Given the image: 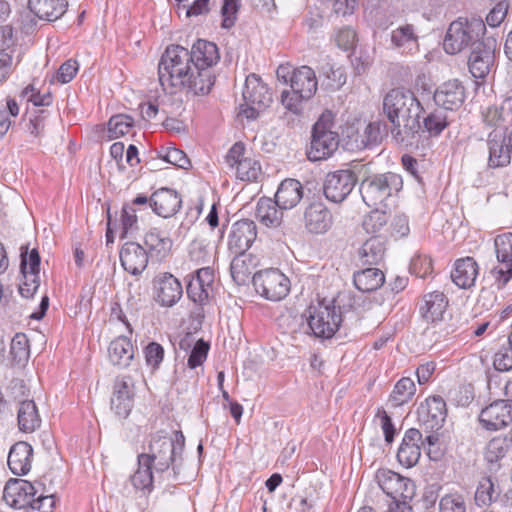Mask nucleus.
<instances>
[{
    "label": "nucleus",
    "instance_id": "nucleus-1",
    "mask_svg": "<svg viewBox=\"0 0 512 512\" xmlns=\"http://www.w3.org/2000/svg\"><path fill=\"white\" fill-rule=\"evenodd\" d=\"M278 80L289 84L290 90H283L281 93V103L297 120V125L301 122L303 112V102L311 99L317 91V78L315 71L309 66H300L292 68L290 66L280 65L276 70Z\"/></svg>",
    "mask_w": 512,
    "mask_h": 512
},
{
    "label": "nucleus",
    "instance_id": "nucleus-2",
    "mask_svg": "<svg viewBox=\"0 0 512 512\" xmlns=\"http://www.w3.org/2000/svg\"><path fill=\"white\" fill-rule=\"evenodd\" d=\"M184 447L185 437L181 431L175 432V438L160 431L151 435L148 451L140 453L139 456L142 463L153 466L156 473H164L171 468L169 477L177 481L181 471Z\"/></svg>",
    "mask_w": 512,
    "mask_h": 512
},
{
    "label": "nucleus",
    "instance_id": "nucleus-3",
    "mask_svg": "<svg viewBox=\"0 0 512 512\" xmlns=\"http://www.w3.org/2000/svg\"><path fill=\"white\" fill-rule=\"evenodd\" d=\"M383 110L393 128H421L420 113L423 108L408 89H391L383 99Z\"/></svg>",
    "mask_w": 512,
    "mask_h": 512
},
{
    "label": "nucleus",
    "instance_id": "nucleus-4",
    "mask_svg": "<svg viewBox=\"0 0 512 512\" xmlns=\"http://www.w3.org/2000/svg\"><path fill=\"white\" fill-rule=\"evenodd\" d=\"M486 25L480 17H459L451 22L443 41L447 54H457L470 47L475 48L485 40Z\"/></svg>",
    "mask_w": 512,
    "mask_h": 512
},
{
    "label": "nucleus",
    "instance_id": "nucleus-5",
    "mask_svg": "<svg viewBox=\"0 0 512 512\" xmlns=\"http://www.w3.org/2000/svg\"><path fill=\"white\" fill-rule=\"evenodd\" d=\"M243 99L245 104L240 106L237 114V120L241 123L244 118L247 120L259 118L273 101L270 88L260 76L254 73L247 76L245 80Z\"/></svg>",
    "mask_w": 512,
    "mask_h": 512
},
{
    "label": "nucleus",
    "instance_id": "nucleus-6",
    "mask_svg": "<svg viewBox=\"0 0 512 512\" xmlns=\"http://www.w3.org/2000/svg\"><path fill=\"white\" fill-rule=\"evenodd\" d=\"M403 181L400 175L393 172L374 174L364 178L359 186L363 202L369 206L382 204L394 193L402 189Z\"/></svg>",
    "mask_w": 512,
    "mask_h": 512
},
{
    "label": "nucleus",
    "instance_id": "nucleus-7",
    "mask_svg": "<svg viewBox=\"0 0 512 512\" xmlns=\"http://www.w3.org/2000/svg\"><path fill=\"white\" fill-rule=\"evenodd\" d=\"M307 321L313 335L329 339L334 336L342 323L341 308L334 305V301L327 303L319 301L307 309Z\"/></svg>",
    "mask_w": 512,
    "mask_h": 512
},
{
    "label": "nucleus",
    "instance_id": "nucleus-8",
    "mask_svg": "<svg viewBox=\"0 0 512 512\" xmlns=\"http://www.w3.org/2000/svg\"><path fill=\"white\" fill-rule=\"evenodd\" d=\"M376 481L382 491L393 499L397 510L400 508H403V512L411 510L408 501L415 493L413 481L389 469H379L376 473Z\"/></svg>",
    "mask_w": 512,
    "mask_h": 512
},
{
    "label": "nucleus",
    "instance_id": "nucleus-9",
    "mask_svg": "<svg viewBox=\"0 0 512 512\" xmlns=\"http://www.w3.org/2000/svg\"><path fill=\"white\" fill-rule=\"evenodd\" d=\"M159 82L169 94L185 91L193 95H207L212 90V82L208 83L204 77L199 76L194 64H188L186 68L170 73Z\"/></svg>",
    "mask_w": 512,
    "mask_h": 512
},
{
    "label": "nucleus",
    "instance_id": "nucleus-10",
    "mask_svg": "<svg viewBox=\"0 0 512 512\" xmlns=\"http://www.w3.org/2000/svg\"><path fill=\"white\" fill-rule=\"evenodd\" d=\"M252 282L256 292L270 301H280L290 291L289 278L276 268L254 273Z\"/></svg>",
    "mask_w": 512,
    "mask_h": 512
},
{
    "label": "nucleus",
    "instance_id": "nucleus-11",
    "mask_svg": "<svg viewBox=\"0 0 512 512\" xmlns=\"http://www.w3.org/2000/svg\"><path fill=\"white\" fill-rule=\"evenodd\" d=\"M188 53L193 58L192 64L196 68V73L204 77L208 83L212 82L213 87L216 81L214 66L220 60L218 46L214 42L198 39L192 45L191 50H188Z\"/></svg>",
    "mask_w": 512,
    "mask_h": 512
},
{
    "label": "nucleus",
    "instance_id": "nucleus-12",
    "mask_svg": "<svg viewBox=\"0 0 512 512\" xmlns=\"http://www.w3.org/2000/svg\"><path fill=\"white\" fill-rule=\"evenodd\" d=\"M494 247L498 265L491 270V274L498 288H502L512 278V232L496 236Z\"/></svg>",
    "mask_w": 512,
    "mask_h": 512
},
{
    "label": "nucleus",
    "instance_id": "nucleus-13",
    "mask_svg": "<svg viewBox=\"0 0 512 512\" xmlns=\"http://www.w3.org/2000/svg\"><path fill=\"white\" fill-rule=\"evenodd\" d=\"M357 176L351 170H337L326 175L323 193L333 203L343 202L352 192L357 183Z\"/></svg>",
    "mask_w": 512,
    "mask_h": 512
},
{
    "label": "nucleus",
    "instance_id": "nucleus-14",
    "mask_svg": "<svg viewBox=\"0 0 512 512\" xmlns=\"http://www.w3.org/2000/svg\"><path fill=\"white\" fill-rule=\"evenodd\" d=\"M42 483H31L24 479H10L3 491V499L7 505L15 509H29L33 497L40 492Z\"/></svg>",
    "mask_w": 512,
    "mask_h": 512
},
{
    "label": "nucleus",
    "instance_id": "nucleus-15",
    "mask_svg": "<svg viewBox=\"0 0 512 512\" xmlns=\"http://www.w3.org/2000/svg\"><path fill=\"white\" fill-rule=\"evenodd\" d=\"M496 39L487 37L472 49L468 59L469 71L473 77L484 79L494 64Z\"/></svg>",
    "mask_w": 512,
    "mask_h": 512
},
{
    "label": "nucleus",
    "instance_id": "nucleus-16",
    "mask_svg": "<svg viewBox=\"0 0 512 512\" xmlns=\"http://www.w3.org/2000/svg\"><path fill=\"white\" fill-rule=\"evenodd\" d=\"M418 421L426 430L438 431L447 417L446 402L441 396L428 397L417 409Z\"/></svg>",
    "mask_w": 512,
    "mask_h": 512
},
{
    "label": "nucleus",
    "instance_id": "nucleus-17",
    "mask_svg": "<svg viewBox=\"0 0 512 512\" xmlns=\"http://www.w3.org/2000/svg\"><path fill=\"white\" fill-rule=\"evenodd\" d=\"M153 285L155 301L162 307L174 306L183 295L181 282L171 273H159Z\"/></svg>",
    "mask_w": 512,
    "mask_h": 512
},
{
    "label": "nucleus",
    "instance_id": "nucleus-18",
    "mask_svg": "<svg viewBox=\"0 0 512 512\" xmlns=\"http://www.w3.org/2000/svg\"><path fill=\"white\" fill-rule=\"evenodd\" d=\"M479 422L483 428L496 431L512 422V402L497 400L481 410Z\"/></svg>",
    "mask_w": 512,
    "mask_h": 512
},
{
    "label": "nucleus",
    "instance_id": "nucleus-19",
    "mask_svg": "<svg viewBox=\"0 0 512 512\" xmlns=\"http://www.w3.org/2000/svg\"><path fill=\"white\" fill-rule=\"evenodd\" d=\"M192 62L193 58H191L187 48L178 44L168 45L158 63L159 81L166 78L170 73H175L182 68H186L187 65L192 64Z\"/></svg>",
    "mask_w": 512,
    "mask_h": 512
},
{
    "label": "nucleus",
    "instance_id": "nucleus-20",
    "mask_svg": "<svg viewBox=\"0 0 512 512\" xmlns=\"http://www.w3.org/2000/svg\"><path fill=\"white\" fill-rule=\"evenodd\" d=\"M340 144L339 134L334 130H312L310 148L307 157L311 161H320L330 157Z\"/></svg>",
    "mask_w": 512,
    "mask_h": 512
},
{
    "label": "nucleus",
    "instance_id": "nucleus-21",
    "mask_svg": "<svg viewBox=\"0 0 512 512\" xmlns=\"http://www.w3.org/2000/svg\"><path fill=\"white\" fill-rule=\"evenodd\" d=\"M134 385L131 377H117L113 386L111 409L122 419H126L134 406Z\"/></svg>",
    "mask_w": 512,
    "mask_h": 512
},
{
    "label": "nucleus",
    "instance_id": "nucleus-22",
    "mask_svg": "<svg viewBox=\"0 0 512 512\" xmlns=\"http://www.w3.org/2000/svg\"><path fill=\"white\" fill-rule=\"evenodd\" d=\"M257 238V226L250 219L236 221L228 237V249L231 253L246 252Z\"/></svg>",
    "mask_w": 512,
    "mask_h": 512
},
{
    "label": "nucleus",
    "instance_id": "nucleus-23",
    "mask_svg": "<svg viewBox=\"0 0 512 512\" xmlns=\"http://www.w3.org/2000/svg\"><path fill=\"white\" fill-rule=\"evenodd\" d=\"M489 148L488 166L490 168L504 167L510 163L512 150L509 135L506 130H492L487 140Z\"/></svg>",
    "mask_w": 512,
    "mask_h": 512
},
{
    "label": "nucleus",
    "instance_id": "nucleus-24",
    "mask_svg": "<svg viewBox=\"0 0 512 512\" xmlns=\"http://www.w3.org/2000/svg\"><path fill=\"white\" fill-rule=\"evenodd\" d=\"M441 132L442 130H395L393 140L396 145L409 152L423 151L431 145V137H437Z\"/></svg>",
    "mask_w": 512,
    "mask_h": 512
},
{
    "label": "nucleus",
    "instance_id": "nucleus-25",
    "mask_svg": "<svg viewBox=\"0 0 512 512\" xmlns=\"http://www.w3.org/2000/svg\"><path fill=\"white\" fill-rule=\"evenodd\" d=\"M182 206L180 194L171 188L161 187L150 196V207L153 212L163 218L174 216Z\"/></svg>",
    "mask_w": 512,
    "mask_h": 512
},
{
    "label": "nucleus",
    "instance_id": "nucleus-26",
    "mask_svg": "<svg viewBox=\"0 0 512 512\" xmlns=\"http://www.w3.org/2000/svg\"><path fill=\"white\" fill-rule=\"evenodd\" d=\"M422 434L416 428L406 430L397 451V460L405 468L414 467L421 457Z\"/></svg>",
    "mask_w": 512,
    "mask_h": 512
},
{
    "label": "nucleus",
    "instance_id": "nucleus-27",
    "mask_svg": "<svg viewBox=\"0 0 512 512\" xmlns=\"http://www.w3.org/2000/svg\"><path fill=\"white\" fill-rule=\"evenodd\" d=\"M333 225L331 211L322 202L310 203L304 211V226L309 233L324 234Z\"/></svg>",
    "mask_w": 512,
    "mask_h": 512
},
{
    "label": "nucleus",
    "instance_id": "nucleus-28",
    "mask_svg": "<svg viewBox=\"0 0 512 512\" xmlns=\"http://www.w3.org/2000/svg\"><path fill=\"white\" fill-rule=\"evenodd\" d=\"M436 105L445 110L459 109L465 100V87L457 80H449L442 83L433 95Z\"/></svg>",
    "mask_w": 512,
    "mask_h": 512
},
{
    "label": "nucleus",
    "instance_id": "nucleus-29",
    "mask_svg": "<svg viewBox=\"0 0 512 512\" xmlns=\"http://www.w3.org/2000/svg\"><path fill=\"white\" fill-rule=\"evenodd\" d=\"M383 130H342V146L348 151H361L378 146Z\"/></svg>",
    "mask_w": 512,
    "mask_h": 512
},
{
    "label": "nucleus",
    "instance_id": "nucleus-30",
    "mask_svg": "<svg viewBox=\"0 0 512 512\" xmlns=\"http://www.w3.org/2000/svg\"><path fill=\"white\" fill-rule=\"evenodd\" d=\"M119 257L123 269L135 276L140 275L148 265V252L137 242L124 243Z\"/></svg>",
    "mask_w": 512,
    "mask_h": 512
},
{
    "label": "nucleus",
    "instance_id": "nucleus-31",
    "mask_svg": "<svg viewBox=\"0 0 512 512\" xmlns=\"http://www.w3.org/2000/svg\"><path fill=\"white\" fill-rule=\"evenodd\" d=\"M303 186L300 181L292 178L283 180L275 193V203L280 209L288 210L296 207L303 198Z\"/></svg>",
    "mask_w": 512,
    "mask_h": 512
},
{
    "label": "nucleus",
    "instance_id": "nucleus-32",
    "mask_svg": "<svg viewBox=\"0 0 512 512\" xmlns=\"http://www.w3.org/2000/svg\"><path fill=\"white\" fill-rule=\"evenodd\" d=\"M33 448L24 441L15 443L8 454L7 463L14 475H25L31 469Z\"/></svg>",
    "mask_w": 512,
    "mask_h": 512
},
{
    "label": "nucleus",
    "instance_id": "nucleus-33",
    "mask_svg": "<svg viewBox=\"0 0 512 512\" xmlns=\"http://www.w3.org/2000/svg\"><path fill=\"white\" fill-rule=\"evenodd\" d=\"M28 8L39 19L49 22L60 19L67 11V0H28Z\"/></svg>",
    "mask_w": 512,
    "mask_h": 512
},
{
    "label": "nucleus",
    "instance_id": "nucleus-34",
    "mask_svg": "<svg viewBox=\"0 0 512 512\" xmlns=\"http://www.w3.org/2000/svg\"><path fill=\"white\" fill-rule=\"evenodd\" d=\"M477 275V262L472 257H465L455 261L451 279L459 288L467 289L474 285Z\"/></svg>",
    "mask_w": 512,
    "mask_h": 512
},
{
    "label": "nucleus",
    "instance_id": "nucleus-35",
    "mask_svg": "<svg viewBox=\"0 0 512 512\" xmlns=\"http://www.w3.org/2000/svg\"><path fill=\"white\" fill-rule=\"evenodd\" d=\"M108 357L112 365L127 368L134 358V346L126 336H119L111 341L108 347Z\"/></svg>",
    "mask_w": 512,
    "mask_h": 512
},
{
    "label": "nucleus",
    "instance_id": "nucleus-36",
    "mask_svg": "<svg viewBox=\"0 0 512 512\" xmlns=\"http://www.w3.org/2000/svg\"><path fill=\"white\" fill-rule=\"evenodd\" d=\"M391 44L401 54H413L418 51V36L412 24H405L392 30Z\"/></svg>",
    "mask_w": 512,
    "mask_h": 512
},
{
    "label": "nucleus",
    "instance_id": "nucleus-37",
    "mask_svg": "<svg viewBox=\"0 0 512 512\" xmlns=\"http://www.w3.org/2000/svg\"><path fill=\"white\" fill-rule=\"evenodd\" d=\"M235 256L230 264V272L233 280L239 284H245L253 274L257 266V259L251 253H233Z\"/></svg>",
    "mask_w": 512,
    "mask_h": 512
},
{
    "label": "nucleus",
    "instance_id": "nucleus-38",
    "mask_svg": "<svg viewBox=\"0 0 512 512\" xmlns=\"http://www.w3.org/2000/svg\"><path fill=\"white\" fill-rule=\"evenodd\" d=\"M448 301L442 292H432L423 297L420 313L427 322H437L443 318Z\"/></svg>",
    "mask_w": 512,
    "mask_h": 512
},
{
    "label": "nucleus",
    "instance_id": "nucleus-39",
    "mask_svg": "<svg viewBox=\"0 0 512 512\" xmlns=\"http://www.w3.org/2000/svg\"><path fill=\"white\" fill-rule=\"evenodd\" d=\"M283 209L275 203V199L261 197L256 205V218L266 227L277 228L283 220Z\"/></svg>",
    "mask_w": 512,
    "mask_h": 512
},
{
    "label": "nucleus",
    "instance_id": "nucleus-40",
    "mask_svg": "<svg viewBox=\"0 0 512 512\" xmlns=\"http://www.w3.org/2000/svg\"><path fill=\"white\" fill-rule=\"evenodd\" d=\"M386 252V239L375 235L367 239L358 251L359 259L363 265L379 264Z\"/></svg>",
    "mask_w": 512,
    "mask_h": 512
},
{
    "label": "nucleus",
    "instance_id": "nucleus-41",
    "mask_svg": "<svg viewBox=\"0 0 512 512\" xmlns=\"http://www.w3.org/2000/svg\"><path fill=\"white\" fill-rule=\"evenodd\" d=\"M17 421L22 432L31 433L40 427L41 417L34 400H19Z\"/></svg>",
    "mask_w": 512,
    "mask_h": 512
},
{
    "label": "nucleus",
    "instance_id": "nucleus-42",
    "mask_svg": "<svg viewBox=\"0 0 512 512\" xmlns=\"http://www.w3.org/2000/svg\"><path fill=\"white\" fill-rule=\"evenodd\" d=\"M483 117L492 128H512V98L505 99L499 107H489Z\"/></svg>",
    "mask_w": 512,
    "mask_h": 512
},
{
    "label": "nucleus",
    "instance_id": "nucleus-43",
    "mask_svg": "<svg viewBox=\"0 0 512 512\" xmlns=\"http://www.w3.org/2000/svg\"><path fill=\"white\" fill-rule=\"evenodd\" d=\"M148 255L158 259L165 258L171 250L172 240L157 228H151L144 236Z\"/></svg>",
    "mask_w": 512,
    "mask_h": 512
},
{
    "label": "nucleus",
    "instance_id": "nucleus-44",
    "mask_svg": "<svg viewBox=\"0 0 512 512\" xmlns=\"http://www.w3.org/2000/svg\"><path fill=\"white\" fill-rule=\"evenodd\" d=\"M355 287L361 292L376 291L385 283V275L378 268H366L354 273Z\"/></svg>",
    "mask_w": 512,
    "mask_h": 512
},
{
    "label": "nucleus",
    "instance_id": "nucleus-45",
    "mask_svg": "<svg viewBox=\"0 0 512 512\" xmlns=\"http://www.w3.org/2000/svg\"><path fill=\"white\" fill-rule=\"evenodd\" d=\"M319 73L320 76L324 77L323 85L331 91L339 90L347 80L345 69L330 62L323 64Z\"/></svg>",
    "mask_w": 512,
    "mask_h": 512
},
{
    "label": "nucleus",
    "instance_id": "nucleus-46",
    "mask_svg": "<svg viewBox=\"0 0 512 512\" xmlns=\"http://www.w3.org/2000/svg\"><path fill=\"white\" fill-rule=\"evenodd\" d=\"M416 393L414 381L409 377L398 380L389 396V402L394 407L402 406L412 400Z\"/></svg>",
    "mask_w": 512,
    "mask_h": 512
},
{
    "label": "nucleus",
    "instance_id": "nucleus-47",
    "mask_svg": "<svg viewBox=\"0 0 512 512\" xmlns=\"http://www.w3.org/2000/svg\"><path fill=\"white\" fill-rule=\"evenodd\" d=\"M139 111L142 121L145 125L158 126L162 125L163 128H168L169 118L165 111H160L156 103L151 101L141 103L139 105Z\"/></svg>",
    "mask_w": 512,
    "mask_h": 512
},
{
    "label": "nucleus",
    "instance_id": "nucleus-48",
    "mask_svg": "<svg viewBox=\"0 0 512 512\" xmlns=\"http://www.w3.org/2000/svg\"><path fill=\"white\" fill-rule=\"evenodd\" d=\"M30 356L28 338L23 333H17L11 340L10 358L16 365H25Z\"/></svg>",
    "mask_w": 512,
    "mask_h": 512
},
{
    "label": "nucleus",
    "instance_id": "nucleus-49",
    "mask_svg": "<svg viewBox=\"0 0 512 512\" xmlns=\"http://www.w3.org/2000/svg\"><path fill=\"white\" fill-rule=\"evenodd\" d=\"M138 469L131 476V483L134 488L142 491L151 492L153 487V466L150 464L144 465L141 457L137 456Z\"/></svg>",
    "mask_w": 512,
    "mask_h": 512
},
{
    "label": "nucleus",
    "instance_id": "nucleus-50",
    "mask_svg": "<svg viewBox=\"0 0 512 512\" xmlns=\"http://www.w3.org/2000/svg\"><path fill=\"white\" fill-rule=\"evenodd\" d=\"M389 219V213L383 210L374 209L364 216L362 227L366 233L374 234L375 236L387 226Z\"/></svg>",
    "mask_w": 512,
    "mask_h": 512
},
{
    "label": "nucleus",
    "instance_id": "nucleus-51",
    "mask_svg": "<svg viewBox=\"0 0 512 512\" xmlns=\"http://www.w3.org/2000/svg\"><path fill=\"white\" fill-rule=\"evenodd\" d=\"M233 170H235V175L238 179L247 182L257 181L262 173L260 163L250 157L242 159Z\"/></svg>",
    "mask_w": 512,
    "mask_h": 512
},
{
    "label": "nucleus",
    "instance_id": "nucleus-52",
    "mask_svg": "<svg viewBox=\"0 0 512 512\" xmlns=\"http://www.w3.org/2000/svg\"><path fill=\"white\" fill-rule=\"evenodd\" d=\"M157 157L181 169H188L191 166V161L187 155L175 147H161L157 151Z\"/></svg>",
    "mask_w": 512,
    "mask_h": 512
},
{
    "label": "nucleus",
    "instance_id": "nucleus-53",
    "mask_svg": "<svg viewBox=\"0 0 512 512\" xmlns=\"http://www.w3.org/2000/svg\"><path fill=\"white\" fill-rule=\"evenodd\" d=\"M499 492L495 491L494 483L490 477H484L479 481L475 492V502L478 506L490 505L497 499Z\"/></svg>",
    "mask_w": 512,
    "mask_h": 512
},
{
    "label": "nucleus",
    "instance_id": "nucleus-54",
    "mask_svg": "<svg viewBox=\"0 0 512 512\" xmlns=\"http://www.w3.org/2000/svg\"><path fill=\"white\" fill-rule=\"evenodd\" d=\"M510 447L506 438L495 437L491 439L485 449V459L490 464H495L505 457Z\"/></svg>",
    "mask_w": 512,
    "mask_h": 512
},
{
    "label": "nucleus",
    "instance_id": "nucleus-55",
    "mask_svg": "<svg viewBox=\"0 0 512 512\" xmlns=\"http://www.w3.org/2000/svg\"><path fill=\"white\" fill-rule=\"evenodd\" d=\"M493 366L497 371L512 370V331L507 339V346H502L494 355Z\"/></svg>",
    "mask_w": 512,
    "mask_h": 512
},
{
    "label": "nucleus",
    "instance_id": "nucleus-56",
    "mask_svg": "<svg viewBox=\"0 0 512 512\" xmlns=\"http://www.w3.org/2000/svg\"><path fill=\"white\" fill-rule=\"evenodd\" d=\"M121 235L120 238L127 237L128 234L138 230V218L136 209L129 204H124L120 215Z\"/></svg>",
    "mask_w": 512,
    "mask_h": 512
},
{
    "label": "nucleus",
    "instance_id": "nucleus-57",
    "mask_svg": "<svg viewBox=\"0 0 512 512\" xmlns=\"http://www.w3.org/2000/svg\"><path fill=\"white\" fill-rule=\"evenodd\" d=\"M333 40L338 48L343 51H349L355 47L358 39L357 33L353 28L344 26L335 31Z\"/></svg>",
    "mask_w": 512,
    "mask_h": 512
},
{
    "label": "nucleus",
    "instance_id": "nucleus-58",
    "mask_svg": "<svg viewBox=\"0 0 512 512\" xmlns=\"http://www.w3.org/2000/svg\"><path fill=\"white\" fill-rule=\"evenodd\" d=\"M240 7L241 0H223L221 7L222 28L230 29L235 25Z\"/></svg>",
    "mask_w": 512,
    "mask_h": 512
},
{
    "label": "nucleus",
    "instance_id": "nucleus-59",
    "mask_svg": "<svg viewBox=\"0 0 512 512\" xmlns=\"http://www.w3.org/2000/svg\"><path fill=\"white\" fill-rule=\"evenodd\" d=\"M440 512H466V504L462 494L458 492L444 495L439 502Z\"/></svg>",
    "mask_w": 512,
    "mask_h": 512
},
{
    "label": "nucleus",
    "instance_id": "nucleus-60",
    "mask_svg": "<svg viewBox=\"0 0 512 512\" xmlns=\"http://www.w3.org/2000/svg\"><path fill=\"white\" fill-rule=\"evenodd\" d=\"M33 503L29 506L28 512H53L55 497L53 494H45V487L42 484L40 492L33 497Z\"/></svg>",
    "mask_w": 512,
    "mask_h": 512
},
{
    "label": "nucleus",
    "instance_id": "nucleus-61",
    "mask_svg": "<svg viewBox=\"0 0 512 512\" xmlns=\"http://www.w3.org/2000/svg\"><path fill=\"white\" fill-rule=\"evenodd\" d=\"M22 99L31 102L35 107L43 108L52 104L53 98L50 93L40 94L32 84L27 85L20 93Z\"/></svg>",
    "mask_w": 512,
    "mask_h": 512
},
{
    "label": "nucleus",
    "instance_id": "nucleus-62",
    "mask_svg": "<svg viewBox=\"0 0 512 512\" xmlns=\"http://www.w3.org/2000/svg\"><path fill=\"white\" fill-rule=\"evenodd\" d=\"M146 364L157 370L164 358V348L157 342H150L143 350Z\"/></svg>",
    "mask_w": 512,
    "mask_h": 512
},
{
    "label": "nucleus",
    "instance_id": "nucleus-63",
    "mask_svg": "<svg viewBox=\"0 0 512 512\" xmlns=\"http://www.w3.org/2000/svg\"><path fill=\"white\" fill-rule=\"evenodd\" d=\"M20 269L21 271L28 270V271H35L40 272V255L37 249H32L31 251H28V247L22 246L20 248Z\"/></svg>",
    "mask_w": 512,
    "mask_h": 512
},
{
    "label": "nucleus",
    "instance_id": "nucleus-64",
    "mask_svg": "<svg viewBox=\"0 0 512 512\" xmlns=\"http://www.w3.org/2000/svg\"><path fill=\"white\" fill-rule=\"evenodd\" d=\"M209 351V344L204 340H198L192 347L188 357L187 365L191 369L203 364L206 360Z\"/></svg>",
    "mask_w": 512,
    "mask_h": 512
}]
</instances>
